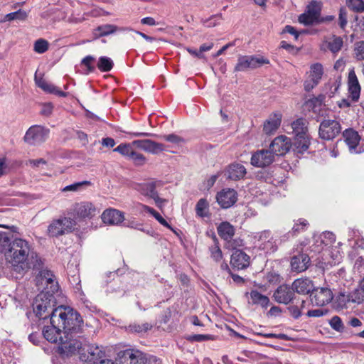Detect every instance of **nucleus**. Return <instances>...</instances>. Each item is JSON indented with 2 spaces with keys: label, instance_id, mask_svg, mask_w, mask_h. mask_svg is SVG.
<instances>
[{
  "label": "nucleus",
  "instance_id": "f8f14e48",
  "mask_svg": "<svg viewBox=\"0 0 364 364\" xmlns=\"http://www.w3.org/2000/svg\"><path fill=\"white\" fill-rule=\"evenodd\" d=\"M49 130L39 125L31 126L26 132L24 141L30 145H39L48 137Z\"/></svg>",
  "mask_w": 364,
  "mask_h": 364
},
{
  "label": "nucleus",
  "instance_id": "f3484780",
  "mask_svg": "<svg viewBox=\"0 0 364 364\" xmlns=\"http://www.w3.org/2000/svg\"><path fill=\"white\" fill-rule=\"evenodd\" d=\"M274 159V154L269 150L262 149L252 154L251 164L256 167H265L271 164Z\"/></svg>",
  "mask_w": 364,
  "mask_h": 364
},
{
  "label": "nucleus",
  "instance_id": "13d9d810",
  "mask_svg": "<svg viewBox=\"0 0 364 364\" xmlns=\"http://www.w3.org/2000/svg\"><path fill=\"white\" fill-rule=\"evenodd\" d=\"M161 225L168 228L171 231H174L173 228L166 222V220L153 208L151 211L149 213Z\"/></svg>",
  "mask_w": 364,
  "mask_h": 364
},
{
  "label": "nucleus",
  "instance_id": "2eb2a0df",
  "mask_svg": "<svg viewBox=\"0 0 364 364\" xmlns=\"http://www.w3.org/2000/svg\"><path fill=\"white\" fill-rule=\"evenodd\" d=\"M291 147L289 138L286 136H279L271 143L269 150L276 156H282L287 154Z\"/></svg>",
  "mask_w": 364,
  "mask_h": 364
},
{
  "label": "nucleus",
  "instance_id": "4c0bfd02",
  "mask_svg": "<svg viewBox=\"0 0 364 364\" xmlns=\"http://www.w3.org/2000/svg\"><path fill=\"white\" fill-rule=\"evenodd\" d=\"M129 30V28H118L117 26L113 24H105L100 26L97 28L95 31V36L96 37H101L108 36L109 34L114 33L117 31H127Z\"/></svg>",
  "mask_w": 364,
  "mask_h": 364
},
{
  "label": "nucleus",
  "instance_id": "1a4fd4ad",
  "mask_svg": "<svg viewBox=\"0 0 364 364\" xmlns=\"http://www.w3.org/2000/svg\"><path fill=\"white\" fill-rule=\"evenodd\" d=\"M341 132V125L337 120L324 119L320 123L318 136L323 140H333L338 136Z\"/></svg>",
  "mask_w": 364,
  "mask_h": 364
},
{
  "label": "nucleus",
  "instance_id": "423d86ee",
  "mask_svg": "<svg viewBox=\"0 0 364 364\" xmlns=\"http://www.w3.org/2000/svg\"><path fill=\"white\" fill-rule=\"evenodd\" d=\"M255 245L267 254L274 252L277 250V239L269 230H264L254 235Z\"/></svg>",
  "mask_w": 364,
  "mask_h": 364
},
{
  "label": "nucleus",
  "instance_id": "c756f323",
  "mask_svg": "<svg viewBox=\"0 0 364 364\" xmlns=\"http://www.w3.org/2000/svg\"><path fill=\"white\" fill-rule=\"evenodd\" d=\"M38 270H40L38 274V279L41 280L42 283L46 284L47 287L50 285V289L52 292H54L55 290H57L58 284L57 282H55V278L53 272L47 269H43V264Z\"/></svg>",
  "mask_w": 364,
  "mask_h": 364
},
{
  "label": "nucleus",
  "instance_id": "4d7b16f0",
  "mask_svg": "<svg viewBox=\"0 0 364 364\" xmlns=\"http://www.w3.org/2000/svg\"><path fill=\"white\" fill-rule=\"evenodd\" d=\"M48 49V43L44 39H38L34 44V50L38 53H43Z\"/></svg>",
  "mask_w": 364,
  "mask_h": 364
},
{
  "label": "nucleus",
  "instance_id": "6e6d98bb",
  "mask_svg": "<svg viewBox=\"0 0 364 364\" xmlns=\"http://www.w3.org/2000/svg\"><path fill=\"white\" fill-rule=\"evenodd\" d=\"M329 324L333 330L338 332H342L344 330V326L342 320L338 316H333L329 321Z\"/></svg>",
  "mask_w": 364,
  "mask_h": 364
},
{
  "label": "nucleus",
  "instance_id": "603ef678",
  "mask_svg": "<svg viewBox=\"0 0 364 364\" xmlns=\"http://www.w3.org/2000/svg\"><path fill=\"white\" fill-rule=\"evenodd\" d=\"M129 160L132 161L135 166H141L146 164V159L141 153L136 152L135 150L133 151Z\"/></svg>",
  "mask_w": 364,
  "mask_h": 364
},
{
  "label": "nucleus",
  "instance_id": "0e129e2a",
  "mask_svg": "<svg viewBox=\"0 0 364 364\" xmlns=\"http://www.w3.org/2000/svg\"><path fill=\"white\" fill-rule=\"evenodd\" d=\"M347 25V13L345 9H341L339 11V26L344 29Z\"/></svg>",
  "mask_w": 364,
  "mask_h": 364
},
{
  "label": "nucleus",
  "instance_id": "9d476101",
  "mask_svg": "<svg viewBox=\"0 0 364 364\" xmlns=\"http://www.w3.org/2000/svg\"><path fill=\"white\" fill-rule=\"evenodd\" d=\"M75 221L70 218H61L54 220L48 228V233L51 237H58L71 232Z\"/></svg>",
  "mask_w": 364,
  "mask_h": 364
},
{
  "label": "nucleus",
  "instance_id": "58836bf2",
  "mask_svg": "<svg viewBox=\"0 0 364 364\" xmlns=\"http://www.w3.org/2000/svg\"><path fill=\"white\" fill-rule=\"evenodd\" d=\"M348 240L350 242L351 240H355V242L353 245L354 248L360 247L364 248V239L361 236L360 232L358 230L350 229L348 232Z\"/></svg>",
  "mask_w": 364,
  "mask_h": 364
},
{
  "label": "nucleus",
  "instance_id": "338daca9",
  "mask_svg": "<svg viewBox=\"0 0 364 364\" xmlns=\"http://www.w3.org/2000/svg\"><path fill=\"white\" fill-rule=\"evenodd\" d=\"M10 239L6 232H0V247H9Z\"/></svg>",
  "mask_w": 364,
  "mask_h": 364
},
{
  "label": "nucleus",
  "instance_id": "ddd939ff",
  "mask_svg": "<svg viewBox=\"0 0 364 364\" xmlns=\"http://www.w3.org/2000/svg\"><path fill=\"white\" fill-rule=\"evenodd\" d=\"M323 75V68L321 63H314L310 66L309 72L307 73L306 79L304 82L305 91L310 92L315 88L320 82Z\"/></svg>",
  "mask_w": 364,
  "mask_h": 364
},
{
  "label": "nucleus",
  "instance_id": "f03ea898",
  "mask_svg": "<svg viewBox=\"0 0 364 364\" xmlns=\"http://www.w3.org/2000/svg\"><path fill=\"white\" fill-rule=\"evenodd\" d=\"M9 262L18 273L27 272L28 269H39L42 259L35 251L32 244L23 238H13L6 252Z\"/></svg>",
  "mask_w": 364,
  "mask_h": 364
},
{
  "label": "nucleus",
  "instance_id": "39448f33",
  "mask_svg": "<svg viewBox=\"0 0 364 364\" xmlns=\"http://www.w3.org/2000/svg\"><path fill=\"white\" fill-rule=\"evenodd\" d=\"M119 364H154L156 358H147L143 352L132 348L120 350L117 357Z\"/></svg>",
  "mask_w": 364,
  "mask_h": 364
},
{
  "label": "nucleus",
  "instance_id": "2f4dec72",
  "mask_svg": "<svg viewBox=\"0 0 364 364\" xmlns=\"http://www.w3.org/2000/svg\"><path fill=\"white\" fill-rule=\"evenodd\" d=\"M309 225V223L306 219L299 218L298 220H294L291 230L288 232L284 237H287V240H288L290 237H293L301 232H304L308 229Z\"/></svg>",
  "mask_w": 364,
  "mask_h": 364
},
{
  "label": "nucleus",
  "instance_id": "0eeeda50",
  "mask_svg": "<svg viewBox=\"0 0 364 364\" xmlns=\"http://www.w3.org/2000/svg\"><path fill=\"white\" fill-rule=\"evenodd\" d=\"M81 332L77 333V338L81 342L80 348L77 349L73 354L77 353L80 355V359L82 360L96 362L97 360L102 358L104 353L95 345L87 344L85 342V339L80 336Z\"/></svg>",
  "mask_w": 364,
  "mask_h": 364
},
{
  "label": "nucleus",
  "instance_id": "cd10ccee",
  "mask_svg": "<svg viewBox=\"0 0 364 364\" xmlns=\"http://www.w3.org/2000/svg\"><path fill=\"white\" fill-rule=\"evenodd\" d=\"M35 82L36 85L42 89L44 92L53 94L58 95L59 97H66L67 93L60 90L56 86L53 84L47 82L43 77H38L37 75H35Z\"/></svg>",
  "mask_w": 364,
  "mask_h": 364
},
{
  "label": "nucleus",
  "instance_id": "412c9836",
  "mask_svg": "<svg viewBox=\"0 0 364 364\" xmlns=\"http://www.w3.org/2000/svg\"><path fill=\"white\" fill-rule=\"evenodd\" d=\"M294 293L296 292L299 294L306 295L312 293L314 287L313 282L307 277H301L295 279L292 284Z\"/></svg>",
  "mask_w": 364,
  "mask_h": 364
},
{
  "label": "nucleus",
  "instance_id": "680f3d73",
  "mask_svg": "<svg viewBox=\"0 0 364 364\" xmlns=\"http://www.w3.org/2000/svg\"><path fill=\"white\" fill-rule=\"evenodd\" d=\"M343 252L339 250L338 247H335L331 252V257L334 263H339L342 259Z\"/></svg>",
  "mask_w": 364,
  "mask_h": 364
},
{
  "label": "nucleus",
  "instance_id": "79ce46f5",
  "mask_svg": "<svg viewBox=\"0 0 364 364\" xmlns=\"http://www.w3.org/2000/svg\"><path fill=\"white\" fill-rule=\"evenodd\" d=\"M71 278V282H75V286L74 287L75 293L79 299H80L84 304H86V306H87V303H88V301L85 299V295L82 290L79 275H73Z\"/></svg>",
  "mask_w": 364,
  "mask_h": 364
},
{
  "label": "nucleus",
  "instance_id": "052dcab7",
  "mask_svg": "<svg viewBox=\"0 0 364 364\" xmlns=\"http://www.w3.org/2000/svg\"><path fill=\"white\" fill-rule=\"evenodd\" d=\"M87 184H90V182L85 181H82V182L74 183L73 184L65 186L62 189V191L63 192H67V191L75 192V191H77L79 190V188L80 187H82L83 185H87Z\"/></svg>",
  "mask_w": 364,
  "mask_h": 364
},
{
  "label": "nucleus",
  "instance_id": "5fc2aeb1",
  "mask_svg": "<svg viewBox=\"0 0 364 364\" xmlns=\"http://www.w3.org/2000/svg\"><path fill=\"white\" fill-rule=\"evenodd\" d=\"M298 20L300 23L305 26L311 25L318 21V20L311 14H310L307 11H306L304 14H301L299 16Z\"/></svg>",
  "mask_w": 364,
  "mask_h": 364
},
{
  "label": "nucleus",
  "instance_id": "7c9ffc66",
  "mask_svg": "<svg viewBox=\"0 0 364 364\" xmlns=\"http://www.w3.org/2000/svg\"><path fill=\"white\" fill-rule=\"evenodd\" d=\"M310 146V137L309 134L294 137L293 144H291L294 151L296 154H304L306 152Z\"/></svg>",
  "mask_w": 364,
  "mask_h": 364
},
{
  "label": "nucleus",
  "instance_id": "7ed1b4c3",
  "mask_svg": "<svg viewBox=\"0 0 364 364\" xmlns=\"http://www.w3.org/2000/svg\"><path fill=\"white\" fill-rule=\"evenodd\" d=\"M55 304V298L49 291H42L38 294L33 303V310L39 319L46 320L50 318L52 311Z\"/></svg>",
  "mask_w": 364,
  "mask_h": 364
},
{
  "label": "nucleus",
  "instance_id": "774afa93",
  "mask_svg": "<svg viewBox=\"0 0 364 364\" xmlns=\"http://www.w3.org/2000/svg\"><path fill=\"white\" fill-rule=\"evenodd\" d=\"M353 268L358 272L364 270V257L360 256L356 259Z\"/></svg>",
  "mask_w": 364,
  "mask_h": 364
},
{
  "label": "nucleus",
  "instance_id": "09e8293b",
  "mask_svg": "<svg viewBox=\"0 0 364 364\" xmlns=\"http://www.w3.org/2000/svg\"><path fill=\"white\" fill-rule=\"evenodd\" d=\"M353 58L357 61H364V41L355 42L353 49Z\"/></svg>",
  "mask_w": 364,
  "mask_h": 364
},
{
  "label": "nucleus",
  "instance_id": "f257e3e1",
  "mask_svg": "<svg viewBox=\"0 0 364 364\" xmlns=\"http://www.w3.org/2000/svg\"><path fill=\"white\" fill-rule=\"evenodd\" d=\"M82 323L79 313L70 307L59 306L52 311L50 325L44 326L42 333L48 341L58 344L60 353L68 356L80 348L82 343L76 336L82 330Z\"/></svg>",
  "mask_w": 364,
  "mask_h": 364
},
{
  "label": "nucleus",
  "instance_id": "bb28decb",
  "mask_svg": "<svg viewBox=\"0 0 364 364\" xmlns=\"http://www.w3.org/2000/svg\"><path fill=\"white\" fill-rule=\"evenodd\" d=\"M75 212L78 217L82 218H92L99 213L93 204L89 202L76 204Z\"/></svg>",
  "mask_w": 364,
  "mask_h": 364
},
{
  "label": "nucleus",
  "instance_id": "4be33fe9",
  "mask_svg": "<svg viewBox=\"0 0 364 364\" xmlns=\"http://www.w3.org/2000/svg\"><path fill=\"white\" fill-rule=\"evenodd\" d=\"M282 117L278 112L271 114L264 122L263 132L267 135L274 134L281 124Z\"/></svg>",
  "mask_w": 364,
  "mask_h": 364
},
{
  "label": "nucleus",
  "instance_id": "f704fd0d",
  "mask_svg": "<svg viewBox=\"0 0 364 364\" xmlns=\"http://www.w3.org/2000/svg\"><path fill=\"white\" fill-rule=\"evenodd\" d=\"M250 301L252 304L259 305L262 308H267L269 304V299L257 290H252L250 292Z\"/></svg>",
  "mask_w": 364,
  "mask_h": 364
},
{
  "label": "nucleus",
  "instance_id": "c9c22d12",
  "mask_svg": "<svg viewBox=\"0 0 364 364\" xmlns=\"http://www.w3.org/2000/svg\"><path fill=\"white\" fill-rule=\"evenodd\" d=\"M291 129L294 137L309 134L306 120L303 118L294 121L291 123Z\"/></svg>",
  "mask_w": 364,
  "mask_h": 364
},
{
  "label": "nucleus",
  "instance_id": "864d4df0",
  "mask_svg": "<svg viewBox=\"0 0 364 364\" xmlns=\"http://www.w3.org/2000/svg\"><path fill=\"white\" fill-rule=\"evenodd\" d=\"M27 14L26 12L18 10L15 12H11L8 14H6L4 16V21H11L13 20H23L26 18Z\"/></svg>",
  "mask_w": 364,
  "mask_h": 364
},
{
  "label": "nucleus",
  "instance_id": "72a5a7b5",
  "mask_svg": "<svg viewBox=\"0 0 364 364\" xmlns=\"http://www.w3.org/2000/svg\"><path fill=\"white\" fill-rule=\"evenodd\" d=\"M217 230L220 237L226 241H230L235 234L234 227L228 222L221 223Z\"/></svg>",
  "mask_w": 364,
  "mask_h": 364
},
{
  "label": "nucleus",
  "instance_id": "49530a36",
  "mask_svg": "<svg viewBox=\"0 0 364 364\" xmlns=\"http://www.w3.org/2000/svg\"><path fill=\"white\" fill-rule=\"evenodd\" d=\"M211 258L216 262L223 259L222 250L218 245V240L214 238V244L209 247Z\"/></svg>",
  "mask_w": 364,
  "mask_h": 364
},
{
  "label": "nucleus",
  "instance_id": "5701e85b",
  "mask_svg": "<svg viewBox=\"0 0 364 364\" xmlns=\"http://www.w3.org/2000/svg\"><path fill=\"white\" fill-rule=\"evenodd\" d=\"M349 97L354 102L359 100L360 94V85L354 70H350L348 78Z\"/></svg>",
  "mask_w": 364,
  "mask_h": 364
},
{
  "label": "nucleus",
  "instance_id": "8fccbe9b",
  "mask_svg": "<svg viewBox=\"0 0 364 364\" xmlns=\"http://www.w3.org/2000/svg\"><path fill=\"white\" fill-rule=\"evenodd\" d=\"M95 61V57L92 55H87L81 60V65L85 67V73L88 74L92 73L95 70L94 63Z\"/></svg>",
  "mask_w": 364,
  "mask_h": 364
},
{
  "label": "nucleus",
  "instance_id": "e2e57ef3",
  "mask_svg": "<svg viewBox=\"0 0 364 364\" xmlns=\"http://www.w3.org/2000/svg\"><path fill=\"white\" fill-rule=\"evenodd\" d=\"M328 312L326 309H314V310H309L307 312V316L309 317H321L326 314H327Z\"/></svg>",
  "mask_w": 364,
  "mask_h": 364
},
{
  "label": "nucleus",
  "instance_id": "6ab92c4d",
  "mask_svg": "<svg viewBox=\"0 0 364 364\" xmlns=\"http://www.w3.org/2000/svg\"><path fill=\"white\" fill-rule=\"evenodd\" d=\"M230 264L238 270L246 269L250 264V257L242 250H236L232 254Z\"/></svg>",
  "mask_w": 364,
  "mask_h": 364
},
{
  "label": "nucleus",
  "instance_id": "bf43d9fd",
  "mask_svg": "<svg viewBox=\"0 0 364 364\" xmlns=\"http://www.w3.org/2000/svg\"><path fill=\"white\" fill-rule=\"evenodd\" d=\"M162 137L166 141L176 145H181L185 142V140L182 137L175 134L164 135Z\"/></svg>",
  "mask_w": 364,
  "mask_h": 364
},
{
  "label": "nucleus",
  "instance_id": "4468645a",
  "mask_svg": "<svg viewBox=\"0 0 364 364\" xmlns=\"http://www.w3.org/2000/svg\"><path fill=\"white\" fill-rule=\"evenodd\" d=\"M333 298V292L328 287L314 288L311 294V301L316 306H325L329 304Z\"/></svg>",
  "mask_w": 364,
  "mask_h": 364
},
{
  "label": "nucleus",
  "instance_id": "a19ab883",
  "mask_svg": "<svg viewBox=\"0 0 364 364\" xmlns=\"http://www.w3.org/2000/svg\"><path fill=\"white\" fill-rule=\"evenodd\" d=\"M208 203L204 199H200L196 205V215L200 218H205L208 216Z\"/></svg>",
  "mask_w": 364,
  "mask_h": 364
},
{
  "label": "nucleus",
  "instance_id": "69168bd1",
  "mask_svg": "<svg viewBox=\"0 0 364 364\" xmlns=\"http://www.w3.org/2000/svg\"><path fill=\"white\" fill-rule=\"evenodd\" d=\"M223 19V14H218L213 16H211L208 20V26L209 27H214L219 24V21Z\"/></svg>",
  "mask_w": 364,
  "mask_h": 364
},
{
  "label": "nucleus",
  "instance_id": "3c124183",
  "mask_svg": "<svg viewBox=\"0 0 364 364\" xmlns=\"http://www.w3.org/2000/svg\"><path fill=\"white\" fill-rule=\"evenodd\" d=\"M348 7L357 13L364 11V1L363 0H346Z\"/></svg>",
  "mask_w": 364,
  "mask_h": 364
},
{
  "label": "nucleus",
  "instance_id": "a18cd8bd",
  "mask_svg": "<svg viewBox=\"0 0 364 364\" xmlns=\"http://www.w3.org/2000/svg\"><path fill=\"white\" fill-rule=\"evenodd\" d=\"M322 4L321 1H311L306 7V10L314 18L318 20L321 14Z\"/></svg>",
  "mask_w": 364,
  "mask_h": 364
},
{
  "label": "nucleus",
  "instance_id": "c85d7f7f",
  "mask_svg": "<svg viewBox=\"0 0 364 364\" xmlns=\"http://www.w3.org/2000/svg\"><path fill=\"white\" fill-rule=\"evenodd\" d=\"M247 173L245 167L238 163H234L228 166L226 170L227 178L232 181L242 179Z\"/></svg>",
  "mask_w": 364,
  "mask_h": 364
},
{
  "label": "nucleus",
  "instance_id": "393cba45",
  "mask_svg": "<svg viewBox=\"0 0 364 364\" xmlns=\"http://www.w3.org/2000/svg\"><path fill=\"white\" fill-rule=\"evenodd\" d=\"M343 46V38L333 35L328 38H325L321 44V48L323 50H329L332 53H338Z\"/></svg>",
  "mask_w": 364,
  "mask_h": 364
},
{
  "label": "nucleus",
  "instance_id": "c03bdc74",
  "mask_svg": "<svg viewBox=\"0 0 364 364\" xmlns=\"http://www.w3.org/2000/svg\"><path fill=\"white\" fill-rule=\"evenodd\" d=\"M113 61L110 58L102 56L99 58L97 66L102 72H108L113 68Z\"/></svg>",
  "mask_w": 364,
  "mask_h": 364
},
{
  "label": "nucleus",
  "instance_id": "dca6fc26",
  "mask_svg": "<svg viewBox=\"0 0 364 364\" xmlns=\"http://www.w3.org/2000/svg\"><path fill=\"white\" fill-rule=\"evenodd\" d=\"M216 200L222 208H228L236 203L237 193L232 188H224L218 193Z\"/></svg>",
  "mask_w": 364,
  "mask_h": 364
},
{
  "label": "nucleus",
  "instance_id": "a211bd4d",
  "mask_svg": "<svg viewBox=\"0 0 364 364\" xmlns=\"http://www.w3.org/2000/svg\"><path fill=\"white\" fill-rule=\"evenodd\" d=\"M294 293L292 286L282 284L274 291L273 298L279 304H288L294 299Z\"/></svg>",
  "mask_w": 364,
  "mask_h": 364
},
{
  "label": "nucleus",
  "instance_id": "b1692460",
  "mask_svg": "<svg viewBox=\"0 0 364 364\" xmlns=\"http://www.w3.org/2000/svg\"><path fill=\"white\" fill-rule=\"evenodd\" d=\"M104 223L112 225H117L124 220V213L116 209H107L101 216Z\"/></svg>",
  "mask_w": 364,
  "mask_h": 364
},
{
  "label": "nucleus",
  "instance_id": "9b49d317",
  "mask_svg": "<svg viewBox=\"0 0 364 364\" xmlns=\"http://www.w3.org/2000/svg\"><path fill=\"white\" fill-rule=\"evenodd\" d=\"M344 141L351 154H361L364 152V139H361L358 132L349 128L343 132Z\"/></svg>",
  "mask_w": 364,
  "mask_h": 364
},
{
  "label": "nucleus",
  "instance_id": "e433bc0d",
  "mask_svg": "<svg viewBox=\"0 0 364 364\" xmlns=\"http://www.w3.org/2000/svg\"><path fill=\"white\" fill-rule=\"evenodd\" d=\"M343 301H352L353 303L360 304L364 301V278L360 283V289H357L354 293L350 295V297L346 296L344 294H341Z\"/></svg>",
  "mask_w": 364,
  "mask_h": 364
},
{
  "label": "nucleus",
  "instance_id": "20e7f679",
  "mask_svg": "<svg viewBox=\"0 0 364 364\" xmlns=\"http://www.w3.org/2000/svg\"><path fill=\"white\" fill-rule=\"evenodd\" d=\"M161 186L160 181L151 179L147 182L135 184L134 188L148 200H153L156 205L162 209L166 203V200L161 198L159 195L157 189Z\"/></svg>",
  "mask_w": 364,
  "mask_h": 364
},
{
  "label": "nucleus",
  "instance_id": "ea45409f",
  "mask_svg": "<svg viewBox=\"0 0 364 364\" xmlns=\"http://www.w3.org/2000/svg\"><path fill=\"white\" fill-rule=\"evenodd\" d=\"M165 150L164 144L156 142L154 141L146 139L145 144L144 151L149 152L153 154H157Z\"/></svg>",
  "mask_w": 364,
  "mask_h": 364
},
{
  "label": "nucleus",
  "instance_id": "473e14b6",
  "mask_svg": "<svg viewBox=\"0 0 364 364\" xmlns=\"http://www.w3.org/2000/svg\"><path fill=\"white\" fill-rule=\"evenodd\" d=\"M341 84V81L339 77L330 79L323 87L322 96L324 97H328V98L334 97L335 94L338 91Z\"/></svg>",
  "mask_w": 364,
  "mask_h": 364
},
{
  "label": "nucleus",
  "instance_id": "de8ad7c7",
  "mask_svg": "<svg viewBox=\"0 0 364 364\" xmlns=\"http://www.w3.org/2000/svg\"><path fill=\"white\" fill-rule=\"evenodd\" d=\"M152 328V325L149 323H144L142 324L132 323L127 327V331L132 333H143L147 332Z\"/></svg>",
  "mask_w": 364,
  "mask_h": 364
},
{
  "label": "nucleus",
  "instance_id": "aec40b11",
  "mask_svg": "<svg viewBox=\"0 0 364 364\" xmlns=\"http://www.w3.org/2000/svg\"><path fill=\"white\" fill-rule=\"evenodd\" d=\"M314 245L317 247V251H321L326 247L331 245L336 241V235L329 231L323 232L314 235Z\"/></svg>",
  "mask_w": 364,
  "mask_h": 364
},
{
  "label": "nucleus",
  "instance_id": "6e6552de",
  "mask_svg": "<svg viewBox=\"0 0 364 364\" xmlns=\"http://www.w3.org/2000/svg\"><path fill=\"white\" fill-rule=\"evenodd\" d=\"M269 60L261 55H240L235 66V72H243L248 69H255L263 64H269Z\"/></svg>",
  "mask_w": 364,
  "mask_h": 364
},
{
  "label": "nucleus",
  "instance_id": "a878e982",
  "mask_svg": "<svg viewBox=\"0 0 364 364\" xmlns=\"http://www.w3.org/2000/svg\"><path fill=\"white\" fill-rule=\"evenodd\" d=\"M310 258L306 254H299L291 259V267L293 272L300 273L306 271L309 265Z\"/></svg>",
  "mask_w": 364,
  "mask_h": 364
},
{
  "label": "nucleus",
  "instance_id": "37998d69",
  "mask_svg": "<svg viewBox=\"0 0 364 364\" xmlns=\"http://www.w3.org/2000/svg\"><path fill=\"white\" fill-rule=\"evenodd\" d=\"M134 150L131 143H122L114 148L113 151L118 152L129 159Z\"/></svg>",
  "mask_w": 364,
  "mask_h": 364
}]
</instances>
